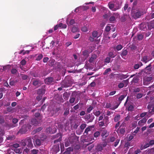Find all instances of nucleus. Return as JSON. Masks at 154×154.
<instances>
[{
    "label": "nucleus",
    "mask_w": 154,
    "mask_h": 154,
    "mask_svg": "<svg viewBox=\"0 0 154 154\" xmlns=\"http://www.w3.org/2000/svg\"><path fill=\"white\" fill-rule=\"evenodd\" d=\"M69 95V94L67 92H66L63 94V97L64 99L67 100L68 99Z\"/></svg>",
    "instance_id": "26"
},
{
    "label": "nucleus",
    "mask_w": 154,
    "mask_h": 154,
    "mask_svg": "<svg viewBox=\"0 0 154 154\" xmlns=\"http://www.w3.org/2000/svg\"><path fill=\"white\" fill-rule=\"evenodd\" d=\"M92 36L93 38H97L99 36H98V33L97 31H94L92 33Z\"/></svg>",
    "instance_id": "27"
},
{
    "label": "nucleus",
    "mask_w": 154,
    "mask_h": 154,
    "mask_svg": "<svg viewBox=\"0 0 154 154\" xmlns=\"http://www.w3.org/2000/svg\"><path fill=\"white\" fill-rule=\"evenodd\" d=\"M94 109V107L92 106H90L89 107H88L87 109V112L88 113H90L91 111L93 109Z\"/></svg>",
    "instance_id": "54"
},
{
    "label": "nucleus",
    "mask_w": 154,
    "mask_h": 154,
    "mask_svg": "<svg viewBox=\"0 0 154 154\" xmlns=\"http://www.w3.org/2000/svg\"><path fill=\"white\" fill-rule=\"evenodd\" d=\"M94 116L92 115V114H87L85 116V119L88 120L89 122H91L94 119Z\"/></svg>",
    "instance_id": "9"
},
{
    "label": "nucleus",
    "mask_w": 154,
    "mask_h": 154,
    "mask_svg": "<svg viewBox=\"0 0 154 154\" xmlns=\"http://www.w3.org/2000/svg\"><path fill=\"white\" fill-rule=\"evenodd\" d=\"M75 98L74 97H71L70 98L69 101L70 103H74L75 101Z\"/></svg>",
    "instance_id": "57"
},
{
    "label": "nucleus",
    "mask_w": 154,
    "mask_h": 154,
    "mask_svg": "<svg viewBox=\"0 0 154 154\" xmlns=\"http://www.w3.org/2000/svg\"><path fill=\"white\" fill-rule=\"evenodd\" d=\"M143 96V94L142 93H138L137 95V99H140Z\"/></svg>",
    "instance_id": "60"
},
{
    "label": "nucleus",
    "mask_w": 154,
    "mask_h": 154,
    "mask_svg": "<svg viewBox=\"0 0 154 154\" xmlns=\"http://www.w3.org/2000/svg\"><path fill=\"white\" fill-rule=\"evenodd\" d=\"M147 119L146 118L144 117L141 120L139 121L138 122V125H139L142 126L143 124L146 122Z\"/></svg>",
    "instance_id": "15"
},
{
    "label": "nucleus",
    "mask_w": 154,
    "mask_h": 154,
    "mask_svg": "<svg viewBox=\"0 0 154 154\" xmlns=\"http://www.w3.org/2000/svg\"><path fill=\"white\" fill-rule=\"evenodd\" d=\"M99 125L100 127H102L104 126H106V124H105V122L103 121L99 122Z\"/></svg>",
    "instance_id": "44"
},
{
    "label": "nucleus",
    "mask_w": 154,
    "mask_h": 154,
    "mask_svg": "<svg viewBox=\"0 0 154 154\" xmlns=\"http://www.w3.org/2000/svg\"><path fill=\"white\" fill-rule=\"evenodd\" d=\"M31 122L32 124L34 125H37L38 123V121L35 118L32 119L31 120Z\"/></svg>",
    "instance_id": "21"
},
{
    "label": "nucleus",
    "mask_w": 154,
    "mask_h": 154,
    "mask_svg": "<svg viewBox=\"0 0 154 154\" xmlns=\"http://www.w3.org/2000/svg\"><path fill=\"white\" fill-rule=\"evenodd\" d=\"M5 120L3 117L0 116V124H1L4 123Z\"/></svg>",
    "instance_id": "53"
},
{
    "label": "nucleus",
    "mask_w": 154,
    "mask_h": 154,
    "mask_svg": "<svg viewBox=\"0 0 154 154\" xmlns=\"http://www.w3.org/2000/svg\"><path fill=\"white\" fill-rule=\"evenodd\" d=\"M140 88L137 87L135 88L133 90L134 92H139L140 90Z\"/></svg>",
    "instance_id": "47"
},
{
    "label": "nucleus",
    "mask_w": 154,
    "mask_h": 154,
    "mask_svg": "<svg viewBox=\"0 0 154 154\" xmlns=\"http://www.w3.org/2000/svg\"><path fill=\"white\" fill-rule=\"evenodd\" d=\"M116 19L115 17L112 16L110 17L109 18V20L111 23H113L116 21Z\"/></svg>",
    "instance_id": "30"
},
{
    "label": "nucleus",
    "mask_w": 154,
    "mask_h": 154,
    "mask_svg": "<svg viewBox=\"0 0 154 154\" xmlns=\"http://www.w3.org/2000/svg\"><path fill=\"white\" fill-rule=\"evenodd\" d=\"M101 113L99 111H96L94 113V114L96 116H98L100 115Z\"/></svg>",
    "instance_id": "56"
},
{
    "label": "nucleus",
    "mask_w": 154,
    "mask_h": 154,
    "mask_svg": "<svg viewBox=\"0 0 154 154\" xmlns=\"http://www.w3.org/2000/svg\"><path fill=\"white\" fill-rule=\"evenodd\" d=\"M108 135L109 134L107 133V131L106 130H104L102 131L101 134V137L106 136V137H107Z\"/></svg>",
    "instance_id": "19"
},
{
    "label": "nucleus",
    "mask_w": 154,
    "mask_h": 154,
    "mask_svg": "<svg viewBox=\"0 0 154 154\" xmlns=\"http://www.w3.org/2000/svg\"><path fill=\"white\" fill-rule=\"evenodd\" d=\"M10 67V66L9 65L4 66L3 67V70H6L7 69H9Z\"/></svg>",
    "instance_id": "62"
},
{
    "label": "nucleus",
    "mask_w": 154,
    "mask_h": 154,
    "mask_svg": "<svg viewBox=\"0 0 154 154\" xmlns=\"http://www.w3.org/2000/svg\"><path fill=\"white\" fill-rule=\"evenodd\" d=\"M108 5L109 8L113 11H115L120 9L121 6V5L119 3L114 4L110 2L108 3Z\"/></svg>",
    "instance_id": "3"
},
{
    "label": "nucleus",
    "mask_w": 154,
    "mask_h": 154,
    "mask_svg": "<svg viewBox=\"0 0 154 154\" xmlns=\"http://www.w3.org/2000/svg\"><path fill=\"white\" fill-rule=\"evenodd\" d=\"M75 23V21L74 19H71L69 23H67L68 25H72Z\"/></svg>",
    "instance_id": "51"
},
{
    "label": "nucleus",
    "mask_w": 154,
    "mask_h": 154,
    "mask_svg": "<svg viewBox=\"0 0 154 154\" xmlns=\"http://www.w3.org/2000/svg\"><path fill=\"white\" fill-rule=\"evenodd\" d=\"M21 145L24 146H27L28 148H32L33 147L32 140L30 137H27L24 140H22Z\"/></svg>",
    "instance_id": "1"
},
{
    "label": "nucleus",
    "mask_w": 154,
    "mask_h": 154,
    "mask_svg": "<svg viewBox=\"0 0 154 154\" xmlns=\"http://www.w3.org/2000/svg\"><path fill=\"white\" fill-rule=\"evenodd\" d=\"M149 60H150L148 58V57L146 56H143L141 59V61L145 63H147Z\"/></svg>",
    "instance_id": "18"
},
{
    "label": "nucleus",
    "mask_w": 154,
    "mask_h": 154,
    "mask_svg": "<svg viewBox=\"0 0 154 154\" xmlns=\"http://www.w3.org/2000/svg\"><path fill=\"white\" fill-rule=\"evenodd\" d=\"M52 150L54 151L55 153H57L60 151V148L59 144L54 145L53 146Z\"/></svg>",
    "instance_id": "12"
},
{
    "label": "nucleus",
    "mask_w": 154,
    "mask_h": 154,
    "mask_svg": "<svg viewBox=\"0 0 154 154\" xmlns=\"http://www.w3.org/2000/svg\"><path fill=\"white\" fill-rule=\"evenodd\" d=\"M111 14H105L103 16V18L105 19H108L109 17L110 16Z\"/></svg>",
    "instance_id": "43"
},
{
    "label": "nucleus",
    "mask_w": 154,
    "mask_h": 154,
    "mask_svg": "<svg viewBox=\"0 0 154 154\" xmlns=\"http://www.w3.org/2000/svg\"><path fill=\"white\" fill-rule=\"evenodd\" d=\"M137 39L139 40H141L143 38V36L142 34H139L137 35Z\"/></svg>",
    "instance_id": "41"
},
{
    "label": "nucleus",
    "mask_w": 154,
    "mask_h": 154,
    "mask_svg": "<svg viewBox=\"0 0 154 154\" xmlns=\"http://www.w3.org/2000/svg\"><path fill=\"white\" fill-rule=\"evenodd\" d=\"M109 117L107 116H105L104 119H103V121L105 122V124H106V126L109 122Z\"/></svg>",
    "instance_id": "22"
},
{
    "label": "nucleus",
    "mask_w": 154,
    "mask_h": 154,
    "mask_svg": "<svg viewBox=\"0 0 154 154\" xmlns=\"http://www.w3.org/2000/svg\"><path fill=\"white\" fill-rule=\"evenodd\" d=\"M91 127L89 126L86 128L84 133V134L87 136H90V135L93 134V132L91 130Z\"/></svg>",
    "instance_id": "6"
},
{
    "label": "nucleus",
    "mask_w": 154,
    "mask_h": 154,
    "mask_svg": "<svg viewBox=\"0 0 154 154\" xmlns=\"http://www.w3.org/2000/svg\"><path fill=\"white\" fill-rule=\"evenodd\" d=\"M126 96V95H122L118 99L119 100V101L120 103H121V101L124 99Z\"/></svg>",
    "instance_id": "33"
},
{
    "label": "nucleus",
    "mask_w": 154,
    "mask_h": 154,
    "mask_svg": "<svg viewBox=\"0 0 154 154\" xmlns=\"http://www.w3.org/2000/svg\"><path fill=\"white\" fill-rule=\"evenodd\" d=\"M44 81L45 84L48 85H52L54 83V80L52 77H48L45 78Z\"/></svg>",
    "instance_id": "5"
},
{
    "label": "nucleus",
    "mask_w": 154,
    "mask_h": 154,
    "mask_svg": "<svg viewBox=\"0 0 154 154\" xmlns=\"http://www.w3.org/2000/svg\"><path fill=\"white\" fill-rule=\"evenodd\" d=\"M112 71L111 69L110 68H108L106 69L104 73H103V74L104 75H106L109 72H111Z\"/></svg>",
    "instance_id": "37"
},
{
    "label": "nucleus",
    "mask_w": 154,
    "mask_h": 154,
    "mask_svg": "<svg viewBox=\"0 0 154 154\" xmlns=\"http://www.w3.org/2000/svg\"><path fill=\"white\" fill-rule=\"evenodd\" d=\"M128 53V51L125 49H123L122 51V53L121 54V56L123 57L124 56H125L127 55Z\"/></svg>",
    "instance_id": "25"
},
{
    "label": "nucleus",
    "mask_w": 154,
    "mask_h": 154,
    "mask_svg": "<svg viewBox=\"0 0 154 154\" xmlns=\"http://www.w3.org/2000/svg\"><path fill=\"white\" fill-rule=\"evenodd\" d=\"M41 141L39 139H36L35 141V142L34 143V145L36 147L39 146L41 145Z\"/></svg>",
    "instance_id": "14"
},
{
    "label": "nucleus",
    "mask_w": 154,
    "mask_h": 154,
    "mask_svg": "<svg viewBox=\"0 0 154 154\" xmlns=\"http://www.w3.org/2000/svg\"><path fill=\"white\" fill-rule=\"evenodd\" d=\"M81 30L83 32H85L88 31V29L87 26H84L82 27Z\"/></svg>",
    "instance_id": "48"
},
{
    "label": "nucleus",
    "mask_w": 154,
    "mask_h": 154,
    "mask_svg": "<svg viewBox=\"0 0 154 154\" xmlns=\"http://www.w3.org/2000/svg\"><path fill=\"white\" fill-rule=\"evenodd\" d=\"M97 150L98 151H101L103 149V147L102 146L100 145H98L97 146Z\"/></svg>",
    "instance_id": "35"
},
{
    "label": "nucleus",
    "mask_w": 154,
    "mask_h": 154,
    "mask_svg": "<svg viewBox=\"0 0 154 154\" xmlns=\"http://www.w3.org/2000/svg\"><path fill=\"white\" fill-rule=\"evenodd\" d=\"M72 84V82L71 81L65 79L61 82L60 85H62L64 88H66L71 86Z\"/></svg>",
    "instance_id": "4"
},
{
    "label": "nucleus",
    "mask_w": 154,
    "mask_h": 154,
    "mask_svg": "<svg viewBox=\"0 0 154 154\" xmlns=\"http://www.w3.org/2000/svg\"><path fill=\"white\" fill-rule=\"evenodd\" d=\"M46 87L45 85H42L40 89H38L37 91V93L39 95H42L44 94L46 91Z\"/></svg>",
    "instance_id": "7"
},
{
    "label": "nucleus",
    "mask_w": 154,
    "mask_h": 154,
    "mask_svg": "<svg viewBox=\"0 0 154 154\" xmlns=\"http://www.w3.org/2000/svg\"><path fill=\"white\" fill-rule=\"evenodd\" d=\"M123 48V46L121 45H119L116 47V49L118 51L121 50Z\"/></svg>",
    "instance_id": "46"
},
{
    "label": "nucleus",
    "mask_w": 154,
    "mask_h": 154,
    "mask_svg": "<svg viewBox=\"0 0 154 154\" xmlns=\"http://www.w3.org/2000/svg\"><path fill=\"white\" fill-rule=\"evenodd\" d=\"M79 125L76 123H75L74 124L72 125V127L74 129H76L77 128Z\"/></svg>",
    "instance_id": "50"
},
{
    "label": "nucleus",
    "mask_w": 154,
    "mask_h": 154,
    "mask_svg": "<svg viewBox=\"0 0 154 154\" xmlns=\"http://www.w3.org/2000/svg\"><path fill=\"white\" fill-rule=\"evenodd\" d=\"M86 125L85 123H83L81 125L80 127L81 130H83L86 127Z\"/></svg>",
    "instance_id": "45"
},
{
    "label": "nucleus",
    "mask_w": 154,
    "mask_h": 154,
    "mask_svg": "<svg viewBox=\"0 0 154 154\" xmlns=\"http://www.w3.org/2000/svg\"><path fill=\"white\" fill-rule=\"evenodd\" d=\"M141 15L142 13L140 11H137L136 12H133L131 13L132 17L135 19L140 18Z\"/></svg>",
    "instance_id": "8"
},
{
    "label": "nucleus",
    "mask_w": 154,
    "mask_h": 154,
    "mask_svg": "<svg viewBox=\"0 0 154 154\" xmlns=\"http://www.w3.org/2000/svg\"><path fill=\"white\" fill-rule=\"evenodd\" d=\"M31 127V125L28 124L23 125L17 132V134H25L27 131V129H30Z\"/></svg>",
    "instance_id": "2"
},
{
    "label": "nucleus",
    "mask_w": 154,
    "mask_h": 154,
    "mask_svg": "<svg viewBox=\"0 0 154 154\" xmlns=\"http://www.w3.org/2000/svg\"><path fill=\"white\" fill-rule=\"evenodd\" d=\"M108 56L110 57L114 58L116 55L114 54L113 52H110L108 54Z\"/></svg>",
    "instance_id": "32"
},
{
    "label": "nucleus",
    "mask_w": 154,
    "mask_h": 154,
    "mask_svg": "<svg viewBox=\"0 0 154 154\" xmlns=\"http://www.w3.org/2000/svg\"><path fill=\"white\" fill-rule=\"evenodd\" d=\"M38 82H39L37 80H34L33 82V85L34 86H36L38 84Z\"/></svg>",
    "instance_id": "61"
},
{
    "label": "nucleus",
    "mask_w": 154,
    "mask_h": 154,
    "mask_svg": "<svg viewBox=\"0 0 154 154\" xmlns=\"http://www.w3.org/2000/svg\"><path fill=\"white\" fill-rule=\"evenodd\" d=\"M89 53V52L88 50H85L82 52L83 55L84 56H88Z\"/></svg>",
    "instance_id": "34"
},
{
    "label": "nucleus",
    "mask_w": 154,
    "mask_h": 154,
    "mask_svg": "<svg viewBox=\"0 0 154 154\" xmlns=\"http://www.w3.org/2000/svg\"><path fill=\"white\" fill-rule=\"evenodd\" d=\"M52 129L51 127H48L46 129V132L48 133H51Z\"/></svg>",
    "instance_id": "58"
},
{
    "label": "nucleus",
    "mask_w": 154,
    "mask_h": 154,
    "mask_svg": "<svg viewBox=\"0 0 154 154\" xmlns=\"http://www.w3.org/2000/svg\"><path fill=\"white\" fill-rule=\"evenodd\" d=\"M56 137H58L59 136V139L57 140H55L54 141V143H56L57 142H60L62 138V136L60 133H58L56 135Z\"/></svg>",
    "instance_id": "16"
},
{
    "label": "nucleus",
    "mask_w": 154,
    "mask_h": 154,
    "mask_svg": "<svg viewBox=\"0 0 154 154\" xmlns=\"http://www.w3.org/2000/svg\"><path fill=\"white\" fill-rule=\"evenodd\" d=\"M120 104V103H117V104L115 106H114V107H111V108H110V109H112V110L115 109H116L119 106V105Z\"/></svg>",
    "instance_id": "55"
},
{
    "label": "nucleus",
    "mask_w": 154,
    "mask_h": 154,
    "mask_svg": "<svg viewBox=\"0 0 154 154\" xmlns=\"http://www.w3.org/2000/svg\"><path fill=\"white\" fill-rule=\"evenodd\" d=\"M147 107L148 109H149V113L154 112V106L152 107L151 106H150L149 105H148Z\"/></svg>",
    "instance_id": "20"
},
{
    "label": "nucleus",
    "mask_w": 154,
    "mask_h": 154,
    "mask_svg": "<svg viewBox=\"0 0 154 154\" xmlns=\"http://www.w3.org/2000/svg\"><path fill=\"white\" fill-rule=\"evenodd\" d=\"M147 26L148 29L151 30L152 29L154 28V22L153 21H151L147 23Z\"/></svg>",
    "instance_id": "13"
},
{
    "label": "nucleus",
    "mask_w": 154,
    "mask_h": 154,
    "mask_svg": "<svg viewBox=\"0 0 154 154\" xmlns=\"http://www.w3.org/2000/svg\"><path fill=\"white\" fill-rule=\"evenodd\" d=\"M31 153L32 154H37L38 153L39 150L38 149H33L31 150Z\"/></svg>",
    "instance_id": "40"
},
{
    "label": "nucleus",
    "mask_w": 154,
    "mask_h": 154,
    "mask_svg": "<svg viewBox=\"0 0 154 154\" xmlns=\"http://www.w3.org/2000/svg\"><path fill=\"white\" fill-rule=\"evenodd\" d=\"M43 57V55L42 54H40L38 56L36 59V60L37 61H39L42 59Z\"/></svg>",
    "instance_id": "31"
},
{
    "label": "nucleus",
    "mask_w": 154,
    "mask_h": 154,
    "mask_svg": "<svg viewBox=\"0 0 154 154\" xmlns=\"http://www.w3.org/2000/svg\"><path fill=\"white\" fill-rule=\"evenodd\" d=\"M69 114V109L68 108H66L64 112L63 115L65 116H67Z\"/></svg>",
    "instance_id": "36"
},
{
    "label": "nucleus",
    "mask_w": 154,
    "mask_h": 154,
    "mask_svg": "<svg viewBox=\"0 0 154 154\" xmlns=\"http://www.w3.org/2000/svg\"><path fill=\"white\" fill-rule=\"evenodd\" d=\"M26 61L24 59H23L20 62V64L21 65L24 66L26 64Z\"/></svg>",
    "instance_id": "49"
},
{
    "label": "nucleus",
    "mask_w": 154,
    "mask_h": 154,
    "mask_svg": "<svg viewBox=\"0 0 154 154\" xmlns=\"http://www.w3.org/2000/svg\"><path fill=\"white\" fill-rule=\"evenodd\" d=\"M110 59L111 58L109 57H106L105 60V62L107 63H109L110 62Z\"/></svg>",
    "instance_id": "59"
},
{
    "label": "nucleus",
    "mask_w": 154,
    "mask_h": 154,
    "mask_svg": "<svg viewBox=\"0 0 154 154\" xmlns=\"http://www.w3.org/2000/svg\"><path fill=\"white\" fill-rule=\"evenodd\" d=\"M59 26L60 27H61L63 29H66L67 27V26L65 24H63L62 23H60L59 24Z\"/></svg>",
    "instance_id": "38"
},
{
    "label": "nucleus",
    "mask_w": 154,
    "mask_h": 154,
    "mask_svg": "<svg viewBox=\"0 0 154 154\" xmlns=\"http://www.w3.org/2000/svg\"><path fill=\"white\" fill-rule=\"evenodd\" d=\"M78 30V28L76 27L73 26L72 27V32L73 33H75Z\"/></svg>",
    "instance_id": "52"
},
{
    "label": "nucleus",
    "mask_w": 154,
    "mask_h": 154,
    "mask_svg": "<svg viewBox=\"0 0 154 154\" xmlns=\"http://www.w3.org/2000/svg\"><path fill=\"white\" fill-rule=\"evenodd\" d=\"M100 135V133L99 131H97L94 134V136L95 138H97Z\"/></svg>",
    "instance_id": "39"
},
{
    "label": "nucleus",
    "mask_w": 154,
    "mask_h": 154,
    "mask_svg": "<svg viewBox=\"0 0 154 154\" xmlns=\"http://www.w3.org/2000/svg\"><path fill=\"white\" fill-rule=\"evenodd\" d=\"M151 66V64L147 66L145 69V71L146 73L147 74H149L151 70V68L150 67Z\"/></svg>",
    "instance_id": "17"
},
{
    "label": "nucleus",
    "mask_w": 154,
    "mask_h": 154,
    "mask_svg": "<svg viewBox=\"0 0 154 154\" xmlns=\"http://www.w3.org/2000/svg\"><path fill=\"white\" fill-rule=\"evenodd\" d=\"M60 107H57L55 109H53L52 111H51V112L52 111H53V114L52 115H53L54 114H56L58 112L60 111Z\"/></svg>",
    "instance_id": "29"
},
{
    "label": "nucleus",
    "mask_w": 154,
    "mask_h": 154,
    "mask_svg": "<svg viewBox=\"0 0 154 154\" xmlns=\"http://www.w3.org/2000/svg\"><path fill=\"white\" fill-rule=\"evenodd\" d=\"M127 20H131L130 17L127 15H124L122 16L121 18V20L122 22H125Z\"/></svg>",
    "instance_id": "10"
},
{
    "label": "nucleus",
    "mask_w": 154,
    "mask_h": 154,
    "mask_svg": "<svg viewBox=\"0 0 154 154\" xmlns=\"http://www.w3.org/2000/svg\"><path fill=\"white\" fill-rule=\"evenodd\" d=\"M21 77L23 80H25L27 79L28 76L26 75L22 74L20 75Z\"/></svg>",
    "instance_id": "42"
},
{
    "label": "nucleus",
    "mask_w": 154,
    "mask_h": 154,
    "mask_svg": "<svg viewBox=\"0 0 154 154\" xmlns=\"http://www.w3.org/2000/svg\"><path fill=\"white\" fill-rule=\"evenodd\" d=\"M126 109H127V110L128 111H132L133 110L134 107L132 105H130L128 107H126Z\"/></svg>",
    "instance_id": "28"
},
{
    "label": "nucleus",
    "mask_w": 154,
    "mask_h": 154,
    "mask_svg": "<svg viewBox=\"0 0 154 154\" xmlns=\"http://www.w3.org/2000/svg\"><path fill=\"white\" fill-rule=\"evenodd\" d=\"M12 150H14L16 153L20 154L21 152L20 149H18L16 148H13Z\"/></svg>",
    "instance_id": "24"
},
{
    "label": "nucleus",
    "mask_w": 154,
    "mask_h": 154,
    "mask_svg": "<svg viewBox=\"0 0 154 154\" xmlns=\"http://www.w3.org/2000/svg\"><path fill=\"white\" fill-rule=\"evenodd\" d=\"M124 85L123 83H120L118 85V87L119 88H123L124 86Z\"/></svg>",
    "instance_id": "63"
},
{
    "label": "nucleus",
    "mask_w": 154,
    "mask_h": 154,
    "mask_svg": "<svg viewBox=\"0 0 154 154\" xmlns=\"http://www.w3.org/2000/svg\"><path fill=\"white\" fill-rule=\"evenodd\" d=\"M97 56L96 54H92L88 60L89 62L90 63L93 62L94 60L97 59Z\"/></svg>",
    "instance_id": "11"
},
{
    "label": "nucleus",
    "mask_w": 154,
    "mask_h": 154,
    "mask_svg": "<svg viewBox=\"0 0 154 154\" xmlns=\"http://www.w3.org/2000/svg\"><path fill=\"white\" fill-rule=\"evenodd\" d=\"M121 116L119 114H118L116 115L114 118V121L116 122L120 119Z\"/></svg>",
    "instance_id": "23"
},
{
    "label": "nucleus",
    "mask_w": 154,
    "mask_h": 154,
    "mask_svg": "<svg viewBox=\"0 0 154 154\" xmlns=\"http://www.w3.org/2000/svg\"><path fill=\"white\" fill-rule=\"evenodd\" d=\"M11 73L12 74H14L17 73V70L14 68L12 69L11 71Z\"/></svg>",
    "instance_id": "64"
}]
</instances>
